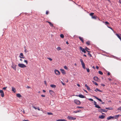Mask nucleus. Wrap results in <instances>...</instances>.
I'll return each mask as SVG.
<instances>
[{
  "instance_id": "1",
  "label": "nucleus",
  "mask_w": 121,
  "mask_h": 121,
  "mask_svg": "<svg viewBox=\"0 0 121 121\" xmlns=\"http://www.w3.org/2000/svg\"><path fill=\"white\" fill-rule=\"evenodd\" d=\"M18 66L21 68L26 67V66L24 64L19 63L18 64Z\"/></svg>"
},
{
  "instance_id": "2",
  "label": "nucleus",
  "mask_w": 121,
  "mask_h": 121,
  "mask_svg": "<svg viewBox=\"0 0 121 121\" xmlns=\"http://www.w3.org/2000/svg\"><path fill=\"white\" fill-rule=\"evenodd\" d=\"M80 60L81 62V64L82 65V67L84 69H85V64L84 63L82 60V59H80Z\"/></svg>"
},
{
  "instance_id": "3",
  "label": "nucleus",
  "mask_w": 121,
  "mask_h": 121,
  "mask_svg": "<svg viewBox=\"0 0 121 121\" xmlns=\"http://www.w3.org/2000/svg\"><path fill=\"white\" fill-rule=\"evenodd\" d=\"M74 101L75 103L79 105L81 104L80 101L78 99H75Z\"/></svg>"
},
{
  "instance_id": "4",
  "label": "nucleus",
  "mask_w": 121,
  "mask_h": 121,
  "mask_svg": "<svg viewBox=\"0 0 121 121\" xmlns=\"http://www.w3.org/2000/svg\"><path fill=\"white\" fill-rule=\"evenodd\" d=\"M68 119L71 120H74L76 119V118L75 117H73L70 116H68L67 117Z\"/></svg>"
},
{
  "instance_id": "5",
  "label": "nucleus",
  "mask_w": 121,
  "mask_h": 121,
  "mask_svg": "<svg viewBox=\"0 0 121 121\" xmlns=\"http://www.w3.org/2000/svg\"><path fill=\"white\" fill-rule=\"evenodd\" d=\"M55 74L57 75H59L60 74V72L58 70L55 69L54 70Z\"/></svg>"
},
{
  "instance_id": "6",
  "label": "nucleus",
  "mask_w": 121,
  "mask_h": 121,
  "mask_svg": "<svg viewBox=\"0 0 121 121\" xmlns=\"http://www.w3.org/2000/svg\"><path fill=\"white\" fill-rule=\"evenodd\" d=\"M99 112H106L107 111V110H106L104 109H101L99 110Z\"/></svg>"
},
{
  "instance_id": "7",
  "label": "nucleus",
  "mask_w": 121,
  "mask_h": 121,
  "mask_svg": "<svg viewBox=\"0 0 121 121\" xmlns=\"http://www.w3.org/2000/svg\"><path fill=\"white\" fill-rule=\"evenodd\" d=\"M0 93L1 97H4V94L3 91L2 90H0Z\"/></svg>"
},
{
  "instance_id": "8",
  "label": "nucleus",
  "mask_w": 121,
  "mask_h": 121,
  "mask_svg": "<svg viewBox=\"0 0 121 121\" xmlns=\"http://www.w3.org/2000/svg\"><path fill=\"white\" fill-rule=\"evenodd\" d=\"M80 50L82 51V52H83L84 53H86V51L82 47H80Z\"/></svg>"
},
{
  "instance_id": "9",
  "label": "nucleus",
  "mask_w": 121,
  "mask_h": 121,
  "mask_svg": "<svg viewBox=\"0 0 121 121\" xmlns=\"http://www.w3.org/2000/svg\"><path fill=\"white\" fill-rule=\"evenodd\" d=\"M16 65L13 64L12 65V67L14 70H16Z\"/></svg>"
},
{
  "instance_id": "10",
  "label": "nucleus",
  "mask_w": 121,
  "mask_h": 121,
  "mask_svg": "<svg viewBox=\"0 0 121 121\" xmlns=\"http://www.w3.org/2000/svg\"><path fill=\"white\" fill-rule=\"evenodd\" d=\"M60 70L61 71V73L63 74H65V72L64 70L63 69H60Z\"/></svg>"
},
{
  "instance_id": "11",
  "label": "nucleus",
  "mask_w": 121,
  "mask_h": 121,
  "mask_svg": "<svg viewBox=\"0 0 121 121\" xmlns=\"http://www.w3.org/2000/svg\"><path fill=\"white\" fill-rule=\"evenodd\" d=\"M105 117L104 116L102 115L101 116H99V118L101 119H104Z\"/></svg>"
},
{
  "instance_id": "12",
  "label": "nucleus",
  "mask_w": 121,
  "mask_h": 121,
  "mask_svg": "<svg viewBox=\"0 0 121 121\" xmlns=\"http://www.w3.org/2000/svg\"><path fill=\"white\" fill-rule=\"evenodd\" d=\"M119 116H120V115H118L115 116H113V119H116L118 118Z\"/></svg>"
},
{
  "instance_id": "13",
  "label": "nucleus",
  "mask_w": 121,
  "mask_h": 121,
  "mask_svg": "<svg viewBox=\"0 0 121 121\" xmlns=\"http://www.w3.org/2000/svg\"><path fill=\"white\" fill-rule=\"evenodd\" d=\"M46 22L48 23L52 27H53V24L51 22L48 21H46Z\"/></svg>"
},
{
  "instance_id": "14",
  "label": "nucleus",
  "mask_w": 121,
  "mask_h": 121,
  "mask_svg": "<svg viewBox=\"0 0 121 121\" xmlns=\"http://www.w3.org/2000/svg\"><path fill=\"white\" fill-rule=\"evenodd\" d=\"M93 97H94V98H96V99L99 101H100L101 102H102V100L100 99H99V98H98V97H97L95 96H93Z\"/></svg>"
},
{
  "instance_id": "15",
  "label": "nucleus",
  "mask_w": 121,
  "mask_h": 121,
  "mask_svg": "<svg viewBox=\"0 0 121 121\" xmlns=\"http://www.w3.org/2000/svg\"><path fill=\"white\" fill-rule=\"evenodd\" d=\"M107 119L108 120H109L111 119H113V116H110L109 117H107Z\"/></svg>"
},
{
  "instance_id": "16",
  "label": "nucleus",
  "mask_w": 121,
  "mask_h": 121,
  "mask_svg": "<svg viewBox=\"0 0 121 121\" xmlns=\"http://www.w3.org/2000/svg\"><path fill=\"white\" fill-rule=\"evenodd\" d=\"M23 54L22 53H21L20 54V56L19 57L21 58H24V57H23Z\"/></svg>"
},
{
  "instance_id": "17",
  "label": "nucleus",
  "mask_w": 121,
  "mask_h": 121,
  "mask_svg": "<svg viewBox=\"0 0 121 121\" xmlns=\"http://www.w3.org/2000/svg\"><path fill=\"white\" fill-rule=\"evenodd\" d=\"M12 91L14 92H15L16 91V90L15 88L14 87H12Z\"/></svg>"
},
{
  "instance_id": "18",
  "label": "nucleus",
  "mask_w": 121,
  "mask_h": 121,
  "mask_svg": "<svg viewBox=\"0 0 121 121\" xmlns=\"http://www.w3.org/2000/svg\"><path fill=\"white\" fill-rule=\"evenodd\" d=\"M93 79L95 81H97L98 80V78L97 77L95 76L94 77Z\"/></svg>"
},
{
  "instance_id": "19",
  "label": "nucleus",
  "mask_w": 121,
  "mask_h": 121,
  "mask_svg": "<svg viewBox=\"0 0 121 121\" xmlns=\"http://www.w3.org/2000/svg\"><path fill=\"white\" fill-rule=\"evenodd\" d=\"M78 96L80 98H84V96L81 94L79 95H78Z\"/></svg>"
},
{
  "instance_id": "20",
  "label": "nucleus",
  "mask_w": 121,
  "mask_h": 121,
  "mask_svg": "<svg viewBox=\"0 0 121 121\" xmlns=\"http://www.w3.org/2000/svg\"><path fill=\"white\" fill-rule=\"evenodd\" d=\"M16 95L17 97L19 98H20L22 97L21 95L20 94H16Z\"/></svg>"
},
{
  "instance_id": "21",
  "label": "nucleus",
  "mask_w": 121,
  "mask_h": 121,
  "mask_svg": "<svg viewBox=\"0 0 121 121\" xmlns=\"http://www.w3.org/2000/svg\"><path fill=\"white\" fill-rule=\"evenodd\" d=\"M95 91L96 92H97V91H99L100 92H102V91L100 90H99L97 88L95 89Z\"/></svg>"
},
{
  "instance_id": "22",
  "label": "nucleus",
  "mask_w": 121,
  "mask_h": 121,
  "mask_svg": "<svg viewBox=\"0 0 121 121\" xmlns=\"http://www.w3.org/2000/svg\"><path fill=\"white\" fill-rule=\"evenodd\" d=\"M56 121H67L64 119H60L57 120Z\"/></svg>"
},
{
  "instance_id": "23",
  "label": "nucleus",
  "mask_w": 121,
  "mask_h": 121,
  "mask_svg": "<svg viewBox=\"0 0 121 121\" xmlns=\"http://www.w3.org/2000/svg\"><path fill=\"white\" fill-rule=\"evenodd\" d=\"M49 92L51 95H52L54 93V92L52 90H50L49 91Z\"/></svg>"
},
{
  "instance_id": "24",
  "label": "nucleus",
  "mask_w": 121,
  "mask_h": 121,
  "mask_svg": "<svg viewBox=\"0 0 121 121\" xmlns=\"http://www.w3.org/2000/svg\"><path fill=\"white\" fill-rule=\"evenodd\" d=\"M50 86L51 87L53 88H55L56 87V85H55L51 84L50 85Z\"/></svg>"
},
{
  "instance_id": "25",
  "label": "nucleus",
  "mask_w": 121,
  "mask_h": 121,
  "mask_svg": "<svg viewBox=\"0 0 121 121\" xmlns=\"http://www.w3.org/2000/svg\"><path fill=\"white\" fill-rule=\"evenodd\" d=\"M95 107L97 108H100V107L98 104H96L95 105Z\"/></svg>"
},
{
  "instance_id": "26",
  "label": "nucleus",
  "mask_w": 121,
  "mask_h": 121,
  "mask_svg": "<svg viewBox=\"0 0 121 121\" xmlns=\"http://www.w3.org/2000/svg\"><path fill=\"white\" fill-rule=\"evenodd\" d=\"M92 82L93 83V84H95L96 85H97V86H98V84L96 82H95L94 81H92Z\"/></svg>"
},
{
  "instance_id": "27",
  "label": "nucleus",
  "mask_w": 121,
  "mask_h": 121,
  "mask_svg": "<svg viewBox=\"0 0 121 121\" xmlns=\"http://www.w3.org/2000/svg\"><path fill=\"white\" fill-rule=\"evenodd\" d=\"M97 17L95 16H92V18L94 19H96Z\"/></svg>"
},
{
  "instance_id": "28",
  "label": "nucleus",
  "mask_w": 121,
  "mask_h": 121,
  "mask_svg": "<svg viewBox=\"0 0 121 121\" xmlns=\"http://www.w3.org/2000/svg\"><path fill=\"white\" fill-rule=\"evenodd\" d=\"M106 109H108L109 110H112L113 109L111 107L110 108H106Z\"/></svg>"
},
{
  "instance_id": "29",
  "label": "nucleus",
  "mask_w": 121,
  "mask_h": 121,
  "mask_svg": "<svg viewBox=\"0 0 121 121\" xmlns=\"http://www.w3.org/2000/svg\"><path fill=\"white\" fill-rule=\"evenodd\" d=\"M90 41H88L86 42V43L88 45H89L90 44Z\"/></svg>"
},
{
  "instance_id": "30",
  "label": "nucleus",
  "mask_w": 121,
  "mask_h": 121,
  "mask_svg": "<svg viewBox=\"0 0 121 121\" xmlns=\"http://www.w3.org/2000/svg\"><path fill=\"white\" fill-rule=\"evenodd\" d=\"M57 50L58 51H59L60 50H62V49L60 48L59 47H58L57 48H56Z\"/></svg>"
},
{
  "instance_id": "31",
  "label": "nucleus",
  "mask_w": 121,
  "mask_h": 121,
  "mask_svg": "<svg viewBox=\"0 0 121 121\" xmlns=\"http://www.w3.org/2000/svg\"><path fill=\"white\" fill-rule=\"evenodd\" d=\"M99 73L101 75H103V73L102 72L100 71H99Z\"/></svg>"
},
{
  "instance_id": "32",
  "label": "nucleus",
  "mask_w": 121,
  "mask_h": 121,
  "mask_svg": "<svg viewBox=\"0 0 121 121\" xmlns=\"http://www.w3.org/2000/svg\"><path fill=\"white\" fill-rule=\"evenodd\" d=\"M60 37L61 38H63L64 37V35L63 34H61L60 35Z\"/></svg>"
},
{
  "instance_id": "33",
  "label": "nucleus",
  "mask_w": 121,
  "mask_h": 121,
  "mask_svg": "<svg viewBox=\"0 0 121 121\" xmlns=\"http://www.w3.org/2000/svg\"><path fill=\"white\" fill-rule=\"evenodd\" d=\"M94 14V13H91L90 14V16H93V15Z\"/></svg>"
},
{
  "instance_id": "34",
  "label": "nucleus",
  "mask_w": 121,
  "mask_h": 121,
  "mask_svg": "<svg viewBox=\"0 0 121 121\" xmlns=\"http://www.w3.org/2000/svg\"><path fill=\"white\" fill-rule=\"evenodd\" d=\"M85 69H86L88 73H89L90 72V70L89 68H86Z\"/></svg>"
},
{
  "instance_id": "35",
  "label": "nucleus",
  "mask_w": 121,
  "mask_h": 121,
  "mask_svg": "<svg viewBox=\"0 0 121 121\" xmlns=\"http://www.w3.org/2000/svg\"><path fill=\"white\" fill-rule=\"evenodd\" d=\"M47 114L48 115H53V114L51 112H48Z\"/></svg>"
},
{
  "instance_id": "36",
  "label": "nucleus",
  "mask_w": 121,
  "mask_h": 121,
  "mask_svg": "<svg viewBox=\"0 0 121 121\" xmlns=\"http://www.w3.org/2000/svg\"><path fill=\"white\" fill-rule=\"evenodd\" d=\"M116 35L118 37V38H121L119 34H116Z\"/></svg>"
},
{
  "instance_id": "37",
  "label": "nucleus",
  "mask_w": 121,
  "mask_h": 121,
  "mask_svg": "<svg viewBox=\"0 0 121 121\" xmlns=\"http://www.w3.org/2000/svg\"><path fill=\"white\" fill-rule=\"evenodd\" d=\"M80 112V111L79 110H78V111H73V112L74 113H77V112Z\"/></svg>"
},
{
  "instance_id": "38",
  "label": "nucleus",
  "mask_w": 121,
  "mask_h": 121,
  "mask_svg": "<svg viewBox=\"0 0 121 121\" xmlns=\"http://www.w3.org/2000/svg\"><path fill=\"white\" fill-rule=\"evenodd\" d=\"M105 24L106 25L107 24H109V23L107 22H105Z\"/></svg>"
},
{
  "instance_id": "39",
  "label": "nucleus",
  "mask_w": 121,
  "mask_h": 121,
  "mask_svg": "<svg viewBox=\"0 0 121 121\" xmlns=\"http://www.w3.org/2000/svg\"><path fill=\"white\" fill-rule=\"evenodd\" d=\"M47 58L50 60V61H52V59L50 58Z\"/></svg>"
},
{
  "instance_id": "40",
  "label": "nucleus",
  "mask_w": 121,
  "mask_h": 121,
  "mask_svg": "<svg viewBox=\"0 0 121 121\" xmlns=\"http://www.w3.org/2000/svg\"><path fill=\"white\" fill-rule=\"evenodd\" d=\"M80 40L83 43V38H79Z\"/></svg>"
},
{
  "instance_id": "41",
  "label": "nucleus",
  "mask_w": 121,
  "mask_h": 121,
  "mask_svg": "<svg viewBox=\"0 0 121 121\" xmlns=\"http://www.w3.org/2000/svg\"><path fill=\"white\" fill-rule=\"evenodd\" d=\"M83 107H79V106H77V107L76 108H83Z\"/></svg>"
},
{
  "instance_id": "42",
  "label": "nucleus",
  "mask_w": 121,
  "mask_h": 121,
  "mask_svg": "<svg viewBox=\"0 0 121 121\" xmlns=\"http://www.w3.org/2000/svg\"><path fill=\"white\" fill-rule=\"evenodd\" d=\"M64 68L65 69H68L67 67L66 66H64Z\"/></svg>"
},
{
  "instance_id": "43",
  "label": "nucleus",
  "mask_w": 121,
  "mask_h": 121,
  "mask_svg": "<svg viewBox=\"0 0 121 121\" xmlns=\"http://www.w3.org/2000/svg\"><path fill=\"white\" fill-rule=\"evenodd\" d=\"M117 110H118L121 111V106L119 107L117 109Z\"/></svg>"
},
{
  "instance_id": "44",
  "label": "nucleus",
  "mask_w": 121,
  "mask_h": 121,
  "mask_svg": "<svg viewBox=\"0 0 121 121\" xmlns=\"http://www.w3.org/2000/svg\"><path fill=\"white\" fill-rule=\"evenodd\" d=\"M24 62H25L26 63V64H28V61H27V60H24Z\"/></svg>"
},
{
  "instance_id": "45",
  "label": "nucleus",
  "mask_w": 121,
  "mask_h": 121,
  "mask_svg": "<svg viewBox=\"0 0 121 121\" xmlns=\"http://www.w3.org/2000/svg\"><path fill=\"white\" fill-rule=\"evenodd\" d=\"M88 100L91 101H93V99L91 98L89 99Z\"/></svg>"
},
{
  "instance_id": "46",
  "label": "nucleus",
  "mask_w": 121,
  "mask_h": 121,
  "mask_svg": "<svg viewBox=\"0 0 121 121\" xmlns=\"http://www.w3.org/2000/svg\"><path fill=\"white\" fill-rule=\"evenodd\" d=\"M88 54L89 55V56H90V57H91L92 56V55H91V54L90 53H88Z\"/></svg>"
},
{
  "instance_id": "47",
  "label": "nucleus",
  "mask_w": 121,
  "mask_h": 121,
  "mask_svg": "<svg viewBox=\"0 0 121 121\" xmlns=\"http://www.w3.org/2000/svg\"><path fill=\"white\" fill-rule=\"evenodd\" d=\"M49 13V12L48 11H47L46 12V14L48 15Z\"/></svg>"
},
{
  "instance_id": "48",
  "label": "nucleus",
  "mask_w": 121,
  "mask_h": 121,
  "mask_svg": "<svg viewBox=\"0 0 121 121\" xmlns=\"http://www.w3.org/2000/svg\"><path fill=\"white\" fill-rule=\"evenodd\" d=\"M7 88V87L6 86L5 87H4V88H3V89L4 90H5Z\"/></svg>"
},
{
  "instance_id": "49",
  "label": "nucleus",
  "mask_w": 121,
  "mask_h": 121,
  "mask_svg": "<svg viewBox=\"0 0 121 121\" xmlns=\"http://www.w3.org/2000/svg\"><path fill=\"white\" fill-rule=\"evenodd\" d=\"M94 104L95 105L97 103L95 101H94Z\"/></svg>"
},
{
  "instance_id": "50",
  "label": "nucleus",
  "mask_w": 121,
  "mask_h": 121,
  "mask_svg": "<svg viewBox=\"0 0 121 121\" xmlns=\"http://www.w3.org/2000/svg\"><path fill=\"white\" fill-rule=\"evenodd\" d=\"M87 89L88 90H90V88L89 86L87 87Z\"/></svg>"
},
{
  "instance_id": "51",
  "label": "nucleus",
  "mask_w": 121,
  "mask_h": 121,
  "mask_svg": "<svg viewBox=\"0 0 121 121\" xmlns=\"http://www.w3.org/2000/svg\"><path fill=\"white\" fill-rule=\"evenodd\" d=\"M61 82L62 84L63 85H65V83H63V82H62V81H61Z\"/></svg>"
},
{
  "instance_id": "52",
  "label": "nucleus",
  "mask_w": 121,
  "mask_h": 121,
  "mask_svg": "<svg viewBox=\"0 0 121 121\" xmlns=\"http://www.w3.org/2000/svg\"><path fill=\"white\" fill-rule=\"evenodd\" d=\"M33 108H34L35 109H37V108H36L34 106H33Z\"/></svg>"
},
{
  "instance_id": "53",
  "label": "nucleus",
  "mask_w": 121,
  "mask_h": 121,
  "mask_svg": "<svg viewBox=\"0 0 121 121\" xmlns=\"http://www.w3.org/2000/svg\"><path fill=\"white\" fill-rule=\"evenodd\" d=\"M85 86L86 87V88L87 87H88V86H87V85L86 84H85Z\"/></svg>"
},
{
  "instance_id": "54",
  "label": "nucleus",
  "mask_w": 121,
  "mask_h": 121,
  "mask_svg": "<svg viewBox=\"0 0 121 121\" xmlns=\"http://www.w3.org/2000/svg\"><path fill=\"white\" fill-rule=\"evenodd\" d=\"M24 52L26 53L27 52V50L26 49H25Z\"/></svg>"
},
{
  "instance_id": "55",
  "label": "nucleus",
  "mask_w": 121,
  "mask_h": 121,
  "mask_svg": "<svg viewBox=\"0 0 121 121\" xmlns=\"http://www.w3.org/2000/svg\"><path fill=\"white\" fill-rule=\"evenodd\" d=\"M44 83L46 85H47V82L45 81H44Z\"/></svg>"
},
{
  "instance_id": "56",
  "label": "nucleus",
  "mask_w": 121,
  "mask_h": 121,
  "mask_svg": "<svg viewBox=\"0 0 121 121\" xmlns=\"http://www.w3.org/2000/svg\"><path fill=\"white\" fill-rule=\"evenodd\" d=\"M110 73L109 72H108V75H110Z\"/></svg>"
},
{
  "instance_id": "57",
  "label": "nucleus",
  "mask_w": 121,
  "mask_h": 121,
  "mask_svg": "<svg viewBox=\"0 0 121 121\" xmlns=\"http://www.w3.org/2000/svg\"><path fill=\"white\" fill-rule=\"evenodd\" d=\"M41 96L43 97H45V95H42Z\"/></svg>"
},
{
  "instance_id": "58",
  "label": "nucleus",
  "mask_w": 121,
  "mask_h": 121,
  "mask_svg": "<svg viewBox=\"0 0 121 121\" xmlns=\"http://www.w3.org/2000/svg\"><path fill=\"white\" fill-rule=\"evenodd\" d=\"M77 85L78 86H79V87L80 86V85L79 84H77Z\"/></svg>"
},
{
  "instance_id": "59",
  "label": "nucleus",
  "mask_w": 121,
  "mask_h": 121,
  "mask_svg": "<svg viewBox=\"0 0 121 121\" xmlns=\"http://www.w3.org/2000/svg\"><path fill=\"white\" fill-rule=\"evenodd\" d=\"M26 88H30V86H27V87H26Z\"/></svg>"
},
{
  "instance_id": "60",
  "label": "nucleus",
  "mask_w": 121,
  "mask_h": 121,
  "mask_svg": "<svg viewBox=\"0 0 121 121\" xmlns=\"http://www.w3.org/2000/svg\"><path fill=\"white\" fill-rule=\"evenodd\" d=\"M37 109L38 110H40L39 107H37Z\"/></svg>"
},
{
  "instance_id": "61",
  "label": "nucleus",
  "mask_w": 121,
  "mask_h": 121,
  "mask_svg": "<svg viewBox=\"0 0 121 121\" xmlns=\"http://www.w3.org/2000/svg\"><path fill=\"white\" fill-rule=\"evenodd\" d=\"M85 49H86V50H89V48H86H86Z\"/></svg>"
},
{
  "instance_id": "62",
  "label": "nucleus",
  "mask_w": 121,
  "mask_h": 121,
  "mask_svg": "<svg viewBox=\"0 0 121 121\" xmlns=\"http://www.w3.org/2000/svg\"><path fill=\"white\" fill-rule=\"evenodd\" d=\"M101 85L102 86H105L104 84H101Z\"/></svg>"
},
{
  "instance_id": "63",
  "label": "nucleus",
  "mask_w": 121,
  "mask_h": 121,
  "mask_svg": "<svg viewBox=\"0 0 121 121\" xmlns=\"http://www.w3.org/2000/svg\"><path fill=\"white\" fill-rule=\"evenodd\" d=\"M96 68L97 69H99V67L98 66H96Z\"/></svg>"
},
{
  "instance_id": "64",
  "label": "nucleus",
  "mask_w": 121,
  "mask_h": 121,
  "mask_svg": "<svg viewBox=\"0 0 121 121\" xmlns=\"http://www.w3.org/2000/svg\"><path fill=\"white\" fill-rule=\"evenodd\" d=\"M119 2L121 4V0H119Z\"/></svg>"
}]
</instances>
